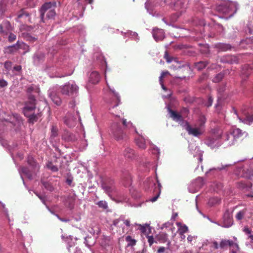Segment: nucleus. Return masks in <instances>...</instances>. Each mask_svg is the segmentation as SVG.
Returning a JSON list of instances; mask_svg holds the SVG:
<instances>
[{"mask_svg":"<svg viewBox=\"0 0 253 253\" xmlns=\"http://www.w3.org/2000/svg\"><path fill=\"white\" fill-rule=\"evenodd\" d=\"M121 122H113L110 128V132L112 137L117 141L126 140L127 135L122 126Z\"/></svg>","mask_w":253,"mask_h":253,"instance_id":"f257e3e1","label":"nucleus"},{"mask_svg":"<svg viewBox=\"0 0 253 253\" xmlns=\"http://www.w3.org/2000/svg\"><path fill=\"white\" fill-rule=\"evenodd\" d=\"M56 7V3L55 1L45 3L41 9V20L44 22V15L46 14V18L50 19L54 17L56 15L55 8Z\"/></svg>","mask_w":253,"mask_h":253,"instance_id":"f03ea898","label":"nucleus"},{"mask_svg":"<svg viewBox=\"0 0 253 253\" xmlns=\"http://www.w3.org/2000/svg\"><path fill=\"white\" fill-rule=\"evenodd\" d=\"M60 93L64 95L72 96L76 95L79 91V87L75 84L66 83L59 88Z\"/></svg>","mask_w":253,"mask_h":253,"instance_id":"7ed1b4c3","label":"nucleus"},{"mask_svg":"<svg viewBox=\"0 0 253 253\" xmlns=\"http://www.w3.org/2000/svg\"><path fill=\"white\" fill-rule=\"evenodd\" d=\"M105 79H106V77ZM106 82L107 85L110 89V91L111 92L113 97V98L110 100L109 103L110 104V108L114 109L116 107L119 106V105L121 104L120 96H119V93L115 90L114 86L110 85L106 80Z\"/></svg>","mask_w":253,"mask_h":253,"instance_id":"20e7f679","label":"nucleus"},{"mask_svg":"<svg viewBox=\"0 0 253 253\" xmlns=\"http://www.w3.org/2000/svg\"><path fill=\"white\" fill-rule=\"evenodd\" d=\"M36 109V99L33 95H30L28 101L26 102L25 107L23 108V113L25 116L34 112Z\"/></svg>","mask_w":253,"mask_h":253,"instance_id":"39448f33","label":"nucleus"},{"mask_svg":"<svg viewBox=\"0 0 253 253\" xmlns=\"http://www.w3.org/2000/svg\"><path fill=\"white\" fill-rule=\"evenodd\" d=\"M233 110L234 113L237 115L241 122L248 125H251L253 123V114L252 113H250L248 112L243 111L242 116L240 117L237 114V111L235 108H233Z\"/></svg>","mask_w":253,"mask_h":253,"instance_id":"423d86ee","label":"nucleus"},{"mask_svg":"<svg viewBox=\"0 0 253 253\" xmlns=\"http://www.w3.org/2000/svg\"><path fill=\"white\" fill-rule=\"evenodd\" d=\"M185 129L189 135H191L195 137H198L202 135L204 132V129L200 127H192L188 123H186L185 124Z\"/></svg>","mask_w":253,"mask_h":253,"instance_id":"0eeeda50","label":"nucleus"},{"mask_svg":"<svg viewBox=\"0 0 253 253\" xmlns=\"http://www.w3.org/2000/svg\"><path fill=\"white\" fill-rule=\"evenodd\" d=\"M157 241L160 243H167L168 249L171 245V241L169 239V235L164 232H160L155 237Z\"/></svg>","mask_w":253,"mask_h":253,"instance_id":"6e6552de","label":"nucleus"},{"mask_svg":"<svg viewBox=\"0 0 253 253\" xmlns=\"http://www.w3.org/2000/svg\"><path fill=\"white\" fill-rule=\"evenodd\" d=\"M102 188L109 195L115 189L114 181L112 180H105L102 183Z\"/></svg>","mask_w":253,"mask_h":253,"instance_id":"1a4fd4ad","label":"nucleus"},{"mask_svg":"<svg viewBox=\"0 0 253 253\" xmlns=\"http://www.w3.org/2000/svg\"><path fill=\"white\" fill-rule=\"evenodd\" d=\"M16 0H1L0 1V11L3 12L12 6Z\"/></svg>","mask_w":253,"mask_h":253,"instance_id":"9d476101","label":"nucleus"},{"mask_svg":"<svg viewBox=\"0 0 253 253\" xmlns=\"http://www.w3.org/2000/svg\"><path fill=\"white\" fill-rule=\"evenodd\" d=\"M223 227L228 228L233 224V219L230 212L227 211L223 215Z\"/></svg>","mask_w":253,"mask_h":253,"instance_id":"9b49d317","label":"nucleus"},{"mask_svg":"<svg viewBox=\"0 0 253 253\" xmlns=\"http://www.w3.org/2000/svg\"><path fill=\"white\" fill-rule=\"evenodd\" d=\"M220 61L223 63L233 64L237 63L238 59L235 56L227 55L221 57L220 58Z\"/></svg>","mask_w":253,"mask_h":253,"instance_id":"f8f14e48","label":"nucleus"},{"mask_svg":"<svg viewBox=\"0 0 253 253\" xmlns=\"http://www.w3.org/2000/svg\"><path fill=\"white\" fill-rule=\"evenodd\" d=\"M168 111L170 115V117L172 119L176 122H180L183 120L182 116L181 114L176 112L175 111L172 110L170 108H168Z\"/></svg>","mask_w":253,"mask_h":253,"instance_id":"ddd939ff","label":"nucleus"},{"mask_svg":"<svg viewBox=\"0 0 253 253\" xmlns=\"http://www.w3.org/2000/svg\"><path fill=\"white\" fill-rule=\"evenodd\" d=\"M64 123L69 127L74 126L76 124V118L71 115H68L65 117Z\"/></svg>","mask_w":253,"mask_h":253,"instance_id":"4468645a","label":"nucleus"},{"mask_svg":"<svg viewBox=\"0 0 253 253\" xmlns=\"http://www.w3.org/2000/svg\"><path fill=\"white\" fill-rule=\"evenodd\" d=\"M184 0H177L174 4L175 10L179 11L180 13L183 12L185 8Z\"/></svg>","mask_w":253,"mask_h":253,"instance_id":"2eb2a0df","label":"nucleus"},{"mask_svg":"<svg viewBox=\"0 0 253 253\" xmlns=\"http://www.w3.org/2000/svg\"><path fill=\"white\" fill-rule=\"evenodd\" d=\"M100 77L99 73L96 71H93L89 76V82L93 84H97L100 81Z\"/></svg>","mask_w":253,"mask_h":253,"instance_id":"dca6fc26","label":"nucleus"},{"mask_svg":"<svg viewBox=\"0 0 253 253\" xmlns=\"http://www.w3.org/2000/svg\"><path fill=\"white\" fill-rule=\"evenodd\" d=\"M124 155L125 158L130 160L133 159L135 156L134 151L129 147H127L125 149L124 152Z\"/></svg>","mask_w":253,"mask_h":253,"instance_id":"f3484780","label":"nucleus"},{"mask_svg":"<svg viewBox=\"0 0 253 253\" xmlns=\"http://www.w3.org/2000/svg\"><path fill=\"white\" fill-rule=\"evenodd\" d=\"M216 9L222 13L226 14L229 12V3L222 2L217 6Z\"/></svg>","mask_w":253,"mask_h":253,"instance_id":"a211bd4d","label":"nucleus"},{"mask_svg":"<svg viewBox=\"0 0 253 253\" xmlns=\"http://www.w3.org/2000/svg\"><path fill=\"white\" fill-rule=\"evenodd\" d=\"M121 221L123 222L124 224H125L127 227H130V221L128 219H125L124 217H120L119 218L114 220L113 222V224L115 226H119V222Z\"/></svg>","mask_w":253,"mask_h":253,"instance_id":"6ab92c4d","label":"nucleus"},{"mask_svg":"<svg viewBox=\"0 0 253 253\" xmlns=\"http://www.w3.org/2000/svg\"><path fill=\"white\" fill-rule=\"evenodd\" d=\"M157 181L158 182V186L155 187L154 190V192L156 193V195L150 199V201L152 202H154L157 201L161 192L162 185L158 180Z\"/></svg>","mask_w":253,"mask_h":253,"instance_id":"aec40b11","label":"nucleus"},{"mask_svg":"<svg viewBox=\"0 0 253 253\" xmlns=\"http://www.w3.org/2000/svg\"><path fill=\"white\" fill-rule=\"evenodd\" d=\"M17 48L18 50L19 49H22L24 50L23 54H26L27 52L29 51L30 47L28 45H27L26 43L22 42H20L18 41L17 42Z\"/></svg>","mask_w":253,"mask_h":253,"instance_id":"412c9836","label":"nucleus"},{"mask_svg":"<svg viewBox=\"0 0 253 253\" xmlns=\"http://www.w3.org/2000/svg\"><path fill=\"white\" fill-rule=\"evenodd\" d=\"M176 225L178 227V232L180 235H183L188 232V228L186 225H183L180 222H177Z\"/></svg>","mask_w":253,"mask_h":253,"instance_id":"4be33fe9","label":"nucleus"},{"mask_svg":"<svg viewBox=\"0 0 253 253\" xmlns=\"http://www.w3.org/2000/svg\"><path fill=\"white\" fill-rule=\"evenodd\" d=\"M153 36L156 41L162 40L164 38V32L162 30H154Z\"/></svg>","mask_w":253,"mask_h":253,"instance_id":"5701e85b","label":"nucleus"},{"mask_svg":"<svg viewBox=\"0 0 253 253\" xmlns=\"http://www.w3.org/2000/svg\"><path fill=\"white\" fill-rule=\"evenodd\" d=\"M230 131L232 134V136H233V139L235 140L241 137L243 135L242 130L238 128H232L230 130Z\"/></svg>","mask_w":253,"mask_h":253,"instance_id":"b1692460","label":"nucleus"},{"mask_svg":"<svg viewBox=\"0 0 253 253\" xmlns=\"http://www.w3.org/2000/svg\"><path fill=\"white\" fill-rule=\"evenodd\" d=\"M18 50L17 43L4 48V52L7 54H13Z\"/></svg>","mask_w":253,"mask_h":253,"instance_id":"393cba45","label":"nucleus"},{"mask_svg":"<svg viewBox=\"0 0 253 253\" xmlns=\"http://www.w3.org/2000/svg\"><path fill=\"white\" fill-rule=\"evenodd\" d=\"M137 145L142 149H145L146 148V144L145 139L141 136L136 139Z\"/></svg>","mask_w":253,"mask_h":253,"instance_id":"a878e982","label":"nucleus"},{"mask_svg":"<svg viewBox=\"0 0 253 253\" xmlns=\"http://www.w3.org/2000/svg\"><path fill=\"white\" fill-rule=\"evenodd\" d=\"M39 114H35L34 112L29 114V115L25 116L28 118V122L30 123L34 124L37 122L39 119Z\"/></svg>","mask_w":253,"mask_h":253,"instance_id":"bb28decb","label":"nucleus"},{"mask_svg":"<svg viewBox=\"0 0 253 253\" xmlns=\"http://www.w3.org/2000/svg\"><path fill=\"white\" fill-rule=\"evenodd\" d=\"M206 118L204 115H201L199 116L198 122L197 126L198 127H200L204 129L203 128L206 122Z\"/></svg>","mask_w":253,"mask_h":253,"instance_id":"cd10ccee","label":"nucleus"},{"mask_svg":"<svg viewBox=\"0 0 253 253\" xmlns=\"http://www.w3.org/2000/svg\"><path fill=\"white\" fill-rule=\"evenodd\" d=\"M216 46L222 51H225L230 50L231 48V46L230 44L222 43L217 44Z\"/></svg>","mask_w":253,"mask_h":253,"instance_id":"c85d7f7f","label":"nucleus"},{"mask_svg":"<svg viewBox=\"0 0 253 253\" xmlns=\"http://www.w3.org/2000/svg\"><path fill=\"white\" fill-rule=\"evenodd\" d=\"M216 139L213 137H209L206 140V144L211 148H214L216 146Z\"/></svg>","mask_w":253,"mask_h":253,"instance_id":"c756f323","label":"nucleus"},{"mask_svg":"<svg viewBox=\"0 0 253 253\" xmlns=\"http://www.w3.org/2000/svg\"><path fill=\"white\" fill-rule=\"evenodd\" d=\"M50 97L54 104L58 106H60L61 104L62 100L58 96L54 94H51L50 95Z\"/></svg>","mask_w":253,"mask_h":253,"instance_id":"7c9ffc66","label":"nucleus"},{"mask_svg":"<svg viewBox=\"0 0 253 253\" xmlns=\"http://www.w3.org/2000/svg\"><path fill=\"white\" fill-rule=\"evenodd\" d=\"M208 63L205 61H200L195 63L194 67L197 70H201L207 65Z\"/></svg>","mask_w":253,"mask_h":253,"instance_id":"2f4dec72","label":"nucleus"},{"mask_svg":"<svg viewBox=\"0 0 253 253\" xmlns=\"http://www.w3.org/2000/svg\"><path fill=\"white\" fill-rule=\"evenodd\" d=\"M3 28L5 29L4 31L7 32V34L9 32L13 31V27H12L9 21L6 20L4 21L2 23Z\"/></svg>","mask_w":253,"mask_h":253,"instance_id":"473e14b6","label":"nucleus"},{"mask_svg":"<svg viewBox=\"0 0 253 253\" xmlns=\"http://www.w3.org/2000/svg\"><path fill=\"white\" fill-rule=\"evenodd\" d=\"M247 209H244L243 210H241L239 212H238L235 216L236 219L238 220H241L242 219H243L244 217L245 216L247 212Z\"/></svg>","mask_w":253,"mask_h":253,"instance_id":"72a5a7b5","label":"nucleus"},{"mask_svg":"<svg viewBox=\"0 0 253 253\" xmlns=\"http://www.w3.org/2000/svg\"><path fill=\"white\" fill-rule=\"evenodd\" d=\"M27 163L33 168H36L37 167L39 169V167H38L37 163L36 162L34 159L32 157L29 156L28 157Z\"/></svg>","mask_w":253,"mask_h":253,"instance_id":"f704fd0d","label":"nucleus"},{"mask_svg":"<svg viewBox=\"0 0 253 253\" xmlns=\"http://www.w3.org/2000/svg\"><path fill=\"white\" fill-rule=\"evenodd\" d=\"M121 123L123 126L127 128H134L136 132H137L136 128H134V126H133L132 123L130 122H127L126 119H123L121 122Z\"/></svg>","mask_w":253,"mask_h":253,"instance_id":"c9c22d12","label":"nucleus"},{"mask_svg":"<svg viewBox=\"0 0 253 253\" xmlns=\"http://www.w3.org/2000/svg\"><path fill=\"white\" fill-rule=\"evenodd\" d=\"M126 241L128 243L127 246H134L135 245L136 241L131 238L130 236L126 237Z\"/></svg>","mask_w":253,"mask_h":253,"instance_id":"e433bc0d","label":"nucleus"},{"mask_svg":"<svg viewBox=\"0 0 253 253\" xmlns=\"http://www.w3.org/2000/svg\"><path fill=\"white\" fill-rule=\"evenodd\" d=\"M221 199L217 197H213L209 200V204L211 206H213L216 204H218L220 203Z\"/></svg>","mask_w":253,"mask_h":253,"instance_id":"4c0bfd02","label":"nucleus"},{"mask_svg":"<svg viewBox=\"0 0 253 253\" xmlns=\"http://www.w3.org/2000/svg\"><path fill=\"white\" fill-rule=\"evenodd\" d=\"M228 246H230L231 249L236 248L237 251H240V248L237 243H234L233 241L227 240Z\"/></svg>","mask_w":253,"mask_h":253,"instance_id":"58836bf2","label":"nucleus"},{"mask_svg":"<svg viewBox=\"0 0 253 253\" xmlns=\"http://www.w3.org/2000/svg\"><path fill=\"white\" fill-rule=\"evenodd\" d=\"M232 134L231 131H230L229 134H227L226 135L225 140L228 142V144L229 145L234 144L235 140L233 139V136H232Z\"/></svg>","mask_w":253,"mask_h":253,"instance_id":"ea45409f","label":"nucleus"},{"mask_svg":"<svg viewBox=\"0 0 253 253\" xmlns=\"http://www.w3.org/2000/svg\"><path fill=\"white\" fill-rule=\"evenodd\" d=\"M21 171L27 177L31 178L32 176V173L29 171V169L26 167H22Z\"/></svg>","mask_w":253,"mask_h":253,"instance_id":"a19ab883","label":"nucleus"},{"mask_svg":"<svg viewBox=\"0 0 253 253\" xmlns=\"http://www.w3.org/2000/svg\"><path fill=\"white\" fill-rule=\"evenodd\" d=\"M146 238H147L148 239V242L149 243V245L150 247H151L152 245L154 244V243H158V241L156 240H155L154 237L152 235H147L146 236Z\"/></svg>","mask_w":253,"mask_h":253,"instance_id":"79ce46f5","label":"nucleus"},{"mask_svg":"<svg viewBox=\"0 0 253 253\" xmlns=\"http://www.w3.org/2000/svg\"><path fill=\"white\" fill-rule=\"evenodd\" d=\"M8 41L9 42H14L16 39V35L12 33L11 32H9L8 33Z\"/></svg>","mask_w":253,"mask_h":253,"instance_id":"37998d69","label":"nucleus"},{"mask_svg":"<svg viewBox=\"0 0 253 253\" xmlns=\"http://www.w3.org/2000/svg\"><path fill=\"white\" fill-rule=\"evenodd\" d=\"M73 137V135L69 132H67L62 136V138L67 141L73 140L74 139Z\"/></svg>","mask_w":253,"mask_h":253,"instance_id":"c03bdc74","label":"nucleus"},{"mask_svg":"<svg viewBox=\"0 0 253 253\" xmlns=\"http://www.w3.org/2000/svg\"><path fill=\"white\" fill-rule=\"evenodd\" d=\"M224 77V74L220 73L216 75V76L213 79V81L215 83H217L222 80Z\"/></svg>","mask_w":253,"mask_h":253,"instance_id":"a18cd8bd","label":"nucleus"},{"mask_svg":"<svg viewBox=\"0 0 253 253\" xmlns=\"http://www.w3.org/2000/svg\"><path fill=\"white\" fill-rule=\"evenodd\" d=\"M97 205L99 208H102L103 210H106L108 208L107 203L104 201H100L98 202Z\"/></svg>","mask_w":253,"mask_h":253,"instance_id":"49530a36","label":"nucleus"},{"mask_svg":"<svg viewBox=\"0 0 253 253\" xmlns=\"http://www.w3.org/2000/svg\"><path fill=\"white\" fill-rule=\"evenodd\" d=\"M58 128L56 126H53L51 130V136L55 137L58 135Z\"/></svg>","mask_w":253,"mask_h":253,"instance_id":"de8ad7c7","label":"nucleus"},{"mask_svg":"<svg viewBox=\"0 0 253 253\" xmlns=\"http://www.w3.org/2000/svg\"><path fill=\"white\" fill-rule=\"evenodd\" d=\"M194 181L198 184L199 188L202 187L204 184V179L202 177H199Z\"/></svg>","mask_w":253,"mask_h":253,"instance_id":"09e8293b","label":"nucleus"},{"mask_svg":"<svg viewBox=\"0 0 253 253\" xmlns=\"http://www.w3.org/2000/svg\"><path fill=\"white\" fill-rule=\"evenodd\" d=\"M243 231L248 235L250 236V235H253L252 230L248 226H245L243 229Z\"/></svg>","mask_w":253,"mask_h":253,"instance_id":"8fccbe9b","label":"nucleus"},{"mask_svg":"<svg viewBox=\"0 0 253 253\" xmlns=\"http://www.w3.org/2000/svg\"><path fill=\"white\" fill-rule=\"evenodd\" d=\"M12 62L9 61H6L4 63V67L7 71H9L12 68Z\"/></svg>","mask_w":253,"mask_h":253,"instance_id":"3c124183","label":"nucleus"},{"mask_svg":"<svg viewBox=\"0 0 253 253\" xmlns=\"http://www.w3.org/2000/svg\"><path fill=\"white\" fill-rule=\"evenodd\" d=\"M47 167L51 169L52 171H54V172H55V171H58V169L57 168V167L54 165H53L52 163H49L47 165Z\"/></svg>","mask_w":253,"mask_h":253,"instance_id":"603ef678","label":"nucleus"},{"mask_svg":"<svg viewBox=\"0 0 253 253\" xmlns=\"http://www.w3.org/2000/svg\"><path fill=\"white\" fill-rule=\"evenodd\" d=\"M228 246L227 240H221L219 244V248L224 249Z\"/></svg>","mask_w":253,"mask_h":253,"instance_id":"864d4df0","label":"nucleus"},{"mask_svg":"<svg viewBox=\"0 0 253 253\" xmlns=\"http://www.w3.org/2000/svg\"><path fill=\"white\" fill-rule=\"evenodd\" d=\"M169 71H164L162 73L160 77H159V82H162V81H163V79L165 77V76L167 75H169Z\"/></svg>","mask_w":253,"mask_h":253,"instance_id":"5fc2aeb1","label":"nucleus"},{"mask_svg":"<svg viewBox=\"0 0 253 253\" xmlns=\"http://www.w3.org/2000/svg\"><path fill=\"white\" fill-rule=\"evenodd\" d=\"M148 225L146 224L144 225H139L140 230L142 233L145 234L146 232L147 227Z\"/></svg>","mask_w":253,"mask_h":253,"instance_id":"6e6d98bb","label":"nucleus"},{"mask_svg":"<svg viewBox=\"0 0 253 253\" xmlns=\"http://www.w3.org/2000/svg\"><path fill=\"white\" fill-rule=\"evenodd\" d=\"M24 16H25L26 17H28L29 16V14L24 12L23 10H21L20 12L18 14L17 17L18 18H21Z\"/></svg>","mask_w":253,"mask_h":253,"instance_id":"4d7b16f0","label":"nucleus"},{"mask_svg":"<svg viewBox=\"0 0 253 253\" xmlns=\"http://www.w3.org/2000/svg\"><path fill=\"white\" fill-rule=\"evenodd\" d=\"M188 112H189V110L187 108H183L181 110L180 114H181V115H183L186 116L188 114Z\"/></svg>","mask_w":253,"mask_h":253,"instance_id":"13d9d810","label":"nucleus"},{"mask_svg":"<svg viewBox=\"0 0 253 253\" xmlns=\"http://www.w3.org/2000/svg\"><path fill=\"white\" fill-rule=\"evenodd\" d=\"M7 82L4 80H0V87H4L7 85Z\"/></svg>","mask_w":253,"mask_h":253,"instance_id":"bf43d9fd","label":"nucleus"},{"mask_svg":"<svg viewBox=\"0 0 253 253\" xmlns=\"http://www.w3.org/2000/svg\"><path fill=\"white\" fill-rule=\"evenodd\" d=\"M0 34L3 36L7 35V32L3 30V25L0 24Z\"/></svg>","mask_w":253,"mask_h":253,"instance_id":"052dcab7","label":"nucleus"},{"mask_svg":"<svg viewBox=\"0 0 253 253\" xmlns=\"http://www.w3.org/2000/svg\"><path fill=\"white\" fill-rule=\"evenodd\" d=\"M164 58L166 59V60H167V61L168 63H169V62H170L171 61V59L169 57V55L167 51L165 52V55H164Z\"/></svg>","mask_w":253,"mask_h":253,"instance_id":"680f3d73","label":"nucleus"},{"mask_svg":"<svg viewBox=\"0 0 253 253\" xmlns=\"http://www.w3.org/2000/svg\"><path fill=\"white\" fill-rule=\"evenodd\" d=\"M213 102V98L211 96H209L208 98V102L206 104L207 107H210L211 106Z\"/></svg>","mask_w":253,"mask_h":253,"instance_id":"e2e57ef3","label":"nucleus"},{"mask_svg":"<svg viewBox=\"0 0 253 253\" xmlns=\"http://www.w3.org/2000/svg\"><path fill=\"white\" fill-rule=\"evenodd\" d=\"M109 106H110V104H109ZM117 107H116L114 109H113L112 108H110V106H109V110H112V113L113 114H115L116 116H119V112L117 111L118 110V109H116Z\"/></svg>","mask_w":253,"mask_h":253,"instance_id":"0e129e2a","label":"nucleus"},{"mask_svg":"<svg viewBox=\"0 0 253 253\" xmlns=\"http://www.w3.org/2000/svg\"><path fill=\"white\" fill-rule=\"evenodd\" d=\"M211 248H213L214 249H218L219 247L218 246V244L216 241H213L212 243V245L211 246Z\"/></svg>","mask_w":253,"mask_h":253,"instance_id":"69168bd1","label":"nucleus"},{"mask_svg":"<svg viewBox=\"0 0 253 253\" xmlns=\"http://www.w3.org/2000/svg\"><path fill=\"white\" fill-rule=\"evenodd\" d=\"M166 250L164 247H160L157 250V253H164Z\"/></svg>","mask_w":253,"mask_h":253,"instance_id":"338daca9","label":"nucleus"},{"mask_svg":"<svg viewBox=\"0 0 253 253\" xmlns=\"http://www.w3.org/2000/svg\"><path fill=\"white\" fill-rule=\"evenodd\" d=\"M22 70V67L21 65H16L13 67V70L17 72H20Z\"/></svg>","mask_w":253,"mask_h":253,"instance_id":"774afa93","label":"nucleus"}]
</instances>
